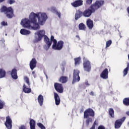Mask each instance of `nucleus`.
Wrapping results in <instances>:
<instances>
[{
    "instance_id": "1",
    "label": "nucleus",
    "mask_w": 129,
    "mask_h": 129,
    "mask_svg": "<svg viewBox=\"0 0 129 129\" xmlns=\"http://www.w3.org/2000/svg\"><path fill=\"white\" fill-rule=\"evenodd\" d=\"M48 19L47 14L45 13H38L35 14L32 12L29 16V20L25 18L21 21V24L24 28H29L31 27V23H33V26L32 29L33 30H39L40 29V25L43 26L45 24V22Z\"/></svg>"
},
{
    "instance_id": "2",
    "label": "nucleus",
    "mask_w": 129,
    "mask_h": 129,
    "mask_svg": "<svg viewBox=\"0 0 129 129\" xmlns=\"http://www.w3.org/2000/svg\"><path fill=\"white\" fill-rule=\"evenodd\" d=\"M104 5V1L103 0H97L95 3L92 4L89 9H86L83 13L84 17L88 18L90 17L92 13H95V11H97L98 9H100L101 7Z\"/></svg>"
},
{
    "instance_id": "3",
    "label": "nucleus",
    "mask_w": 129,
    "mask_h": 129,
    "mask_svg": "<svg viewBox=\"0 0 129 129\" xmlns=\"http://www.w3.org/2000/svg\"><path fill=\"white\" fill-rule=\"evenodd\" d=\"M45 30H40L39 31H37L35 34V35H37L38 36V38H35V41L39 42V41H41V40L43 39V37H44V41L47 46V48L49 49L50 47H51V45H52V42L53 41L51 40V37L50 41V39L48 38V36H47V35H45Z\"/></svg>"
},
{
    "instance_id": "4",
    "label": "nucleus",
    "mask_w": 129,
    "mask_h": 129,
    "mask_svg": "<svg viewBox=\"0 0 129 129\" xmlns=\"http://www.w3.org/2000/svg\"><path fill=\"white\" fill-rule=\"evenodd\" d=\"M94 116H95V113L93 109L89 108L85 110L84 112V118H87L86 120V125L87 126H89L90 122H92V118L91 117H94Z\"/></svg>"
},
{
    "instance_id": "5",
    "label": "nucleus",
    "mask_w": 129,
    "mask_h": 129,
    "mask_svg": "<svg viewBox=\"0 0 129 129\" xmlns=\"http://www.w3.org/2000/svg\"><path fill=\"white\" fill-rule=\"evenodd\" d=\"M0 12L4 13L8 19H13L15 17L14 9L12 7H7L6 6H3L0 9Z\"/></svg>"
},
{
    "instance_id": "6",
    "label": "nucleus",
    "mask_w": 129,
    "mask_h": 129,
    "mask_svg": "<svg viewBox=\"0 0 129 129\" xmlns=\"http://www.w3.org/2000/svg\"><path fill=\"white\" fill-rule=\"evenodd\" d=\"M51 41L53 43L52 46V49L54 50H57L58 51L62 50L63 46H64V42H63V41L60 40L57 43V40L54 38V36L53 35L51 36Z\"/></svg>"
},
{
    "instance_id": "7",
    "label": "nucleus",
    "mask_w": 129,
    "mask_h": 129,
    "mask_svg": "<svg viewBox=\"0 0 129 129\" xmlns=\"http://www.w3.org/2000/svg\"><path fill=\"white\" fill-rule=\"evenodd\" d=\"M24 80L28 86L26 85L25 84L23 85V91H24L25 93H31V92H32V90L31 88H29L30 87V80L27 76L24 77Z\"/></svg>"
},
{
    "instance_id": "8",
    "label": "nucleus",
    "mask_w": 129,
    "mask_h": 129,
    "mask_svg": "<svg viewBox=\"0 0 129 129\" xmlns=\"http://www.w3.org/2000/svg\"><path fill=\"white\" fill-rule=\"evenodd\" d=\"M83 60L84 70L87 72H90L91 71V63L90 61L86 57H83Z\"/></svg>"
},
{
    "instance_id": "9",
    "label": "nucleus",
    "mask_w": 129,
    "mask_h": 129,
    "mask_svg": "<svg viewBox=\"0 0 129 129\" xmlns=\"http://www.w3.org/2000/svg\"><path fill=\"white\" fill-rule=\"evenodd\" d=\"M79 74H80L79 70L77 69L74 70L73 83L79 82V81H80V77L79 76Z\"/></svg>"
},
{
    "instance_id": "10",
    "label": "nucleus",
    "mask_w": 129,
    "mask_h": 129,
    "mask_svg": "<svg viewBox=\"0 0 129 129\" xmlns=\"http://www.w3.org/2000/svg\"><path fill=\"white\" fill-rule=\"evenodd\" d=\"M125 118H126V117L124 116L120 119L116 120L114 123L115 128H117V129L120 128L122 123L124 122V120H125Z\"/></svg>"
},
{
    "instance_id": "11",
    "label": "nucleus",
    "mask_w": 129,
    "mask_h": 129,
    "mask_svg": "<svg viewBox=\"0 0 129 129\" xmlns=\"http://www.w3.org/2000/svg\"><path fill=\"white\" fill-rule=\"evenodd\" d=\"M13 120H12V118L8 115L6 117V121L5 122V125L6 127L8 129H12L13 127Z\"/></svg>"
},
{
    "instance_id": "12",
    "label": "nucleus",
    "mask_w": 129,
    "mask_h": 129,
    "mask_svg": "<svg viewBox=\"0 0 129 129\" xmlns=\"http://www.w3.org/2000/svg\"><path fill=\"white\" fill-rule=\"evenodd\" d=\"M54 86V89L57 91V92H58V93H63L64 89L63 88V85L62 84L55 83Z\"/></svg>"
},
{
    "instance_id": "13",
    "label": "nucleus",
    "mask_w": 129,
    "mask_h": 129,
    "mask_svg": "<svg viewBox=\"0 0 129 129\" xmlns=\"http://www.w3.org/2000/svg\"><path fill=\"white\" fill-rule=\"evenodd\" d=\"M29 66L31 70H34L37 67V59L35 58H32L30 62Z\"/></svg>"
},
{
    "instance_id": "14",
    "label": "nucleus",
    "mask_w": 129,
    "mask_h": 129,
    "mask_svg": "<svg viewBox=\"0 0 129 129\" xmlns=\"http://www.w3.org/2000/svg\"><path fill=\"white\" fill-rule=\"evenodd\" d=\"M101 78L107 79L108 78V69H105L100 74Z\"/></svg>"
},
{
    "instance_id": "15",
    "label": "nucleus",
    "mask_w": 129,
    "mask_h": 129,
    "mask_svg": "<svg viewBox=\"0 0 129 129\" xmlns=\"http://www.w3.org/2000/svg\"><path fill=\"white\" fill-rule=\"evenodd\" d=\"M71 5L74 8H78L83 5V1L82 0H76L74 2L71 3Z\"/></svg>"
},
{
    "instance_id": "16",
    "label": "nucleus",
    "mask_w": 129,
    "mask_h": 129,
    "mask_svg": "<svg viewBox=\"0 0 129 129\" xmlns=\"http://www.w3.org/2000/svg\"><path fill=\"white\" fill-rule=\"evenodd\" d=\"M9 72L11 73V75L13 79H14L15 80H17V79H18V71L17 69H13L11 72L10 71Z\"/></svg>"
},
{
    "instance_id": "17",
    "label": "nucleus",
    "mask_w": 129,
    "mask_h": 129,
    "mask_svg": "<svg viewBox=\"0 0 129 129\" xmlns=\"http://www.w3.org/2000/svg\"><path fill=\"white\" fill-rule=\"evenodd\" d=\"M87 26L89 30H92L94 25L93 24V21L89 19L87 20Z\"/></svg>"
},
{
    "instance_id": "18",
    "label": "nucleus",
    "mask_w": 129,
    "mask_h": 129,
    "mask_svg": "<svg viewBox=\"0 0 129 129\" xmlns=\"http://www.w3.org/2000/svg\"><path fill=\"white\" fill-rule=\"evenodd\" d=\"M54 96L55 104L56 105H59V104H60V102H61V100L60 99L59 95H58L57 93H54Z\"/></svg>"
},
{
    "instance_id": "19",
    "label": "nucleus",
    "mask_w": 129,
    "mask_h": 129,
    "mask_svg": "<svg viewBox=\"0 0 129 129\" xmlns=\"http://www.w3.org/2000/svg\"><path fill=\"white\" fill-rule=\"evenodd\" d=\"M38 102L40 106L43 105V103H44V97L42 95H39L37 98Z\"/></svg>"
},
{
    "instance_id": "20",
    "label": "nucleus",
    "mask_w": 129,
    "mask_h": 129,
    "mask_svg": "<svg viewBox=\"0 0 129 129\" xmlns=\"http://www.w3.org/2000/svg\"><path fill=\"white\" fill-rule=\"evenodd\" d=\"M51 11L52 12V13L56 14V15L58 16L59 19L61 18V13H60V12H58V11H57V10L56 9V8L52 7L51 8Z\"/></svg>"
},
{
    "instance_id": "21",
    "label": "nucleus",
    "mask_w": 129,
    "mask_h": 129,
    "mask_svg": "<svg viewBox=\"0 0 129 129\" xmlns=\"http://www.w3.org/2000/svg\"><path fill=\"white\" fill-rule=\"evenodd\" d=\"M30 129H36V121L33 119H31L29 122Z\"/></svg>"
},
{
    "instance_id": "22",
    "label": "nucleus",
    "mask_w": 129,
    "mask_h": 129,
    "mask_svg": "<svg viewBox=\"0 0 129 129\" xmlns=\"http://www.w3.org/2000/svg\"><path fill=\"white\" fill-rule=\"evenodd\" d=\"M59 81L60 83H66L68 81V77L66 76H61Z\"/></svg>"
},
{
    "instance_id": "23",
    "label": "nucleus",
    "mask_w": 129,
    "mask_h": 129,
    "mask_svg": "<svg viewBox=\"0 0 129 129\" xmlns=\"http://www.w3.org/2000/svg\"><path fill=\"white\" fill-rule=\"evenodd\" d=\"M20 33L21 35H30V34H31V31L25 29H22L20 30Z\"/></svg>"
},
{
    "instance_id": "24",
    "label": "nucleus",
    "mask_w": 129,
    "mask_h": 129,
    "mask_svg": "<svg viewBox=\"0 0 129 129\" xmlns=\"http://www.w3.org/2000/svg\"><path fill=\"white\" fill-rule=\"evenodd\" d=\"M83 15V13H82V12H81L80 10H78L75 15V20H77L80 18H81Z\"/></svg>"
},
{
    "instance_id": "25",
    "label": "nucleus",
    "mask_w": 129,
    "mask_h": 129,
    "mask_svg": "<svg viewBox=\"0 0 129 129\" xmlns=\"http://www.w3.org/2000/svg\"><path fill=\"white\" fill-rule=\"evenodd\" d=\"M74 61L75 66H77V65H79L81 62V57L79 56L78 57L75 58Z\"/></svg>"
},
{
    "instance_id": "26",
    "label": "nucleus",
    "mask_w": 129,
    "mask_h": 129,
    "mask_svg": "<svg viewBox=\"0 0 129 129\" xmlns=\"http://www.w3.org/2000/svg\"><path fill=\"white\" fill-rule=\"evenodd\" d=\"M79 29L81 31H85L86 30V26L83 23H81L79 25Z\"/></svg>"
},
{
    "instance_id": "27",
    "label": "nucleus",
    "mask_w": 129,
    "mask_h": 129,
    "mask_svg": "<svg viewBox=\"0 0 129 129\" xmlns=\"http://www.w3.org/2000/svg\"><path fill=\"white\" fill-rule=\"evenodd\" d=\"M129 63L127 64V67L125 68L123 71V77H125L127 75V73H128V69H129Z\"/></svg>"
},
{
    "instance_id": "28",
    "label": "nucleus",
    "mask_w": 129,
    "mask_h": 129,
    "mask_svg": "<svg viewBox=\"0 0 129 129\" xmlns=\"http://www.w3.org/2000/svg\"><path fill=\"white\" fill-rule=\"evenodd\" d=\"M6 71L3 69H0V78H4L6 77Z\"/></svg>"
},
{
    "instance_id": "29",
    "label": "nucleus",
    "mask_w": 129,
    "mask_h": 129,
    "mask_svg": "<svg viewBox=\"0 0 129 129\" xmlns=\"http://www.w3.org/2000/svg\"><path fill=\"white\" fill-rule=\"evenodd\" d=\"M123 104L124 105H125V106H129V98H124L123 99Z\"/></svg>"
},
{
    "instance_id": "30",
    "label": "nucleus",
    "mask_w": 129,
    "mask_h": 129,
    "mask_svg": "<svg viewBox=\"0 0 129 129\" xmlns=\"http://www.w3.org/2000/svg\"><path fill=\"white\" fill-rule=\"evenodd\" d=\"M109 114L110 116L112 118H114V110L110 108L109 109Z\"/></svg>"
},
{
    "instance_id": "31",
    "label": "nucleus",
    "mask_w": 129,
    "mask_h": 129,
    "mask_svg": "<svg viewBox=\"0 0 129 129\" xmlns=\"http://www.w3.org/2000/svg\"><path fill=\"white\" fill-rule=\"evenodd\" d=\"M96 125H98V122L96 120H95L93 125L91 127V128L95 129Z\"/></svg>"
},
{
    "instance_id": "32",
    "label": "nucleus",
    "mask_w": 129,
    "mask_h": 129,
    "mask_svg": "<svg viewBox=\"0 0 129 129\" xmlns=\"http://www.w3.org/2000/svg\"><path fill=\"white\" fill-rule=\"evenodd\" d=\"M111 44H112V41H111V40L107 41L106 42V48H108V47H109L110 45H111Z\"/></svg>"
},
{
    "instance_id": "33",
    "label": "nucleus",
    "mask_w": 129,
    "mask_h": 129,
    "mask_svg": "<svg viewBox=\"0 0 129 129\" xmlns=\"http://www.w3.org/2000/svg\"><path fill=\"white\" fill-rule=\"evenodd\" d=\"M37 125L39 127H40L41 129H46V127H45L42 123H38Z\"/></svg>"
},
{
    "instance_id": "34",
    "label": "nucleus",
    "mask_w": 129,
    "mask_h": 129,
    "mask_svg": "<svg viewBox=\"0 0 129 129\" xmlns=\"http://www.w3.org/2000/svg\"><path fill=\"white\" fill-rule=\"evenodd\" d=\"M4 105H5V102L0 100V109H3L4 108Z\"/></svg>"
},
{
    "instance_id": "35",
    "label": "nucleus",
    "mask_w": 129,
    "mask_h": 129,
    "mask_svg": "<svg viewBox=\"0 0 129 129\" xmlns=\"http://www.w3.org/2000/svg\"><path fill=\"white\" fill-rule=\"evenodd\" d=\"M7 4H9V5H13V4H16V1H15V0H8Z\"/></svg>"
},
{
    "instance_id": "36",
    "label": "nucleus",
    "mask_w": 129,
    "mask_h": 129,
    "mask_svg": "<svg viewBox=\"0 0 129 129\" xmlns=\"http://www.w3.org/2000/svg\"><path fill=\"white\" fill-rule=\"evenodd\" d=\"M93 1V0H86V4L88 6H90V5H91V4H92Z\"/></svg>"
},
{
    "instance_id": "37",
    "label": "nucleus",
    "mask_w": 129,
    "mask_h": 129,
    "mask_svg": "<svg viewBox=\"0 0 129 129\" xmlns=\"http://www.w3.org/2000/svg\"><path fill=\"white\" fill-rule=\"evenodd\" d=\"M1 24L2 26H8V22L6 21H3Z\"/></svg>"
},
{
    "instance_id": "38",
    "label": "nucleus",
    "mask_w": 129,
    "mask_h": 129,
    "mask_svg": "<svg viewBox=\"0 0 129 129\" xmlns=\"http://www.w3.org/2000/svg\"><path fill=\"white\" fill-rule=\"evenodd\" d=\"M98 129H105V127L102 125H100L98 126Z\"/></svg>"
},
{
    "instance_id": "39",
    "label": "nucleus",
    "mask_w": 129,
    "mask_h": 129,
    "mask_svg": "<svg viewBox=\"0 0 129 129\" xmlns=\"http://www.w3.org/2000/svg\"><path fill=\"white\" fill-rule=\"evenodd\" d=\"M19 129H26V126L25 125H22L21 127H19Z\"/></svg>"
},
{
    "instance_id": "40",
    "label": "nucleus",
    "mask_w": 129,
    "mask_h": 129,
    "mask_svg": "<svg viewBox=\"0 0 129 129\" xmlns=\"http://www.w3.org/2000/svg\"><path fill=\"white\" fill-rule=\"evenodd\" d=\"M83 111H84V109L83 108H82L81 109L80 112V113H82V112H83Z\"/></svg>"
},
{
    "instance_id": "41",
    "label": "nucleus",
    "mask_w": 129,
    "mask_h": 129,
    "mask_svg": "<svg viewBox=\"0 0 129 129\" xmlns=\"http://www.w3.org/2000/svg\"><path fill=\"white\" fill-rule=\"evenodd\" d=\"M90 95H91L92 96H93L94 95V93L93 91H91L90 93Z\"/></svg>"
},
{
    "instance_id": "42",
    "label": "nucleus",
    "mask_w": 129,
    "mask_h": 129,
    "mask_svg": "<svg viewBox=\"0 0 129 129\" xmlns=\"http://www.w3.org/2000/svg\"><path fill=\"white\" fill-rule=\"evenodd\" d=\"M76 38H77L78 39H79V40H80V37H79V35H76Z\"/></svg>"
},
{
    "instance_id": "43",
    "label": "nucleus",
    "mask_w": 129,
    "mask_h": 129,
    "mask_svg": "<svg viewBox=\"0 0 129 129\" xmlns=\"http://www.w3.org/2000/svg\"><path fill=\"white\" fill-rule=\"evenodd\" d=\"M127 12L128 14H129V7H128L127 8Z\"/></svg>"
},
{
    "instance_id": "44",
    "label": "nucleus",
    "mask_w": 129,
    "mask_h": 129,
    "mask_svg": "<svg viewBox=\"0 0 129 129\" xmlns=\"http://www.w3.org/2000/svg\"><path fill=\"white\" fill-rule=\"evenodd\" d=\"M5 1H6V0H0V4L1 3H4V2H5Z\"/></svg>"
},
{
    "instance_id": "45",
    "label": "nucleus",
    "mask_w": 129,
    "mask_h": 129,
    "mask_svg": "<svg viewBox=\"0 0 129 129\" xmlns=\"http://www.w3.org/2000/svg\"><path fill=\"white\" fill-rule=\"evenodd\" d=\"M32 75L35 76V71H33L32 72Z\"/></svg>"
},
{
    "instance_id": "46",
    "label": "nucleus",
    "mask_w": 129,
    "mask_h": 129,
    "mask_svg": "<svg viewBox=\"0 0 129 129\" xmlns=\"http://www.w3.org/2000/svg\"><path fill=\"white\" fill-rule=\"evenodd\" d=\"M86 85H88V86H89V84L88 83V82H86Z\"/></svg>"
},
{
    "instance_id": "47",
    "label": "nucleus",
    "mask_w": 129,
    "mask_h": 129,
    "mask_svg": "<svg viewBox=\"0 0 129 129\" xmlns=\"http://www.w3.org/2000/svg\"><path fill=\"white\" fill-rule=\"evenodd\" d=\"M127 125L129 126V122L127 123Z\"/></svg>"
}]
</instances>
